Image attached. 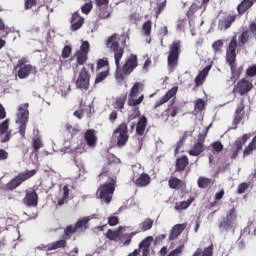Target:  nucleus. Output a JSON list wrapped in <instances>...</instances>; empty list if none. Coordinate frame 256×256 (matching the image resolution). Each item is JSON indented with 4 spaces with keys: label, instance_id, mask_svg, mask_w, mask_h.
I'll return each instance as SVG.
<instances>
[{
    "label": "nucleus",
    "instance_id": "1",
    "mask_svg": "<svg viewBox=\"0 0 256 256\" xmlns=\"http://www.w3.org/2000/svg\"><path fill=\"white\" fill-rule=\"evenodd\" d=\"M142 91H143V85L141 84V82H137L129 92L128 105L129 107H135L133 109V112L129 113L130 121H132V119H137V117L141 115L138 105H141V103H143V99H145V95L142 94Z\"/></svg>",
    "mask_w": 256,
    "mask_h": 256
},
{
    "label": "nucleus",
    "instance_id": "2",
    "mask_svg": "<svg viewBox=\"0 0 256 256\" xmlns=\"http://www.w3.org/2000/svg\"><path fill=\"white\" fill-rule=\"evenodd\" d=\"M29 122V103L20 104L17 107L15 123L18 127V133L21 137H25L27 131V123Z\"/></svg>",
    "mask_w": 256,
    "mask_h": 256
},
{
    "label": "nucleus",
    "instance_id": "3",
    "mask_svg": "<svg viewBox=\"0 0 256 256\" xmlns=\"http://www.w3.org/2000/svg\"><path fill=\"white\" fill-rule=\"evenodd\" d=\"M106 46L114 52L116 69L119 70V63L125 53V50L122 47H119V35L114 34L110 36L106 41Z\"/></svg>",
    "mask_w": 256,
    "mask_h": 256
},
{
    "label": "nucleus",
    "instance_id": "4",
    "mask_svg": "<svg viewBox=\"0 0 256 256\" xmlns=\"http://www.w3.org/2000/svg\"><path fill=\"white\" fill-rule=\"evenodd\" d=\"M19 79H27L30 75H37V67L29 64V59L22 58L16 65Z\"/></svg>",
    "mask_w": 256,
    "mask_h": 256
},
{
    "label": "nucleus",
    "instance_id": "5",
    "mask_svg": "<svg viewBox=\"0 0 256 256\" xmlns=\"http://www.w3.org/2000/svg\"><path fill=\"white\" fill-rule=\"evenodd\" d=\"M220 231H235L237 229V211L235 208H231L226 217L219 224Z\"/></svg>",
    "mask_w": 256,
    "mask_h": 256
},
{
    "label": "nucleus",
    "instance_id": "6",
    "mask_svg": "<svg viewBox=\"0 0 256 256\" xmlns=\"http://www.w3.org/2000/svg\"><path fill=\"white\" fill-rule=\"evenodd\" d=\"M109 180V182L100 186L97 191L99 199H101V201H104V203H111L113 193L115 192V179L109 178Z\"/></svg>",
    "mask_w": 256,
    "mask_h": 256
},
{
    "label": "nucleus",
    "instance_id": "7",
    "mask_svg": "<svg viewBox=\"0 0 256 256\" xmlns=\"http://www.w3.org/2000/svg\"><path fill=\"white\" fill-rule=\"evenodd\" d=\"M237 36H233L228 48L226 49V61L229 63L231 72H232V77L235 74V59H237Z\"/></svg>",
    "mask_w": 256,
    "mask_h": 256
},
{
    "label": "nucleus",
    "instance_id": "8",
    "mask_svg": "<svg viewBox=\"0 0 256 256\" xmlns=\"http://www.w3.org/2000/svg\"><path fill=\"white\" fill-rule=\"evenodd\" d=\"M181 54V41L175 40L170 45V50L168 53V67L170 69H175L177 63H179V55Z\"/></svg>",
    "mask_w": 256,
    "mask_h": 256
},
{
    "label": "nucleus",
    "instance_id": "9",
    "mask_svg": "<svg viewBox=\"0 0 256 256\" xmlns=\"http://www.w3.org/2000/svg\"><path fill=\"white\" fill-rule=\"evenodd\" d=\"M36 174H37V170H26L25 172L18 174L14 179H12L7 184V187L11 191H13V189H17V187H19V185L24 183V181H27V179H31V177H34V175Z\"/></svg>",
    "mask_w": 256,
    "mask_h": 256
},
{
    "label": "nucleus",
    "instance_id": "10",
    "mask_svg": "<svg viewBox=\"0 0 256 256\" xmlns=\"http://www.w3.org/2000/svg\"><path fill=\"white\" fill-rule=\"evenodd\" d=\"M113 139H116L118 147H123L129 141V134H127V124L121 123L113 133Z\"/></svg>",
    "mask_w": 256,
    "mask_h": 256
},
{
    "label": "nucleus",
    "instance_id": "11",
    "mask_svg": "<svg viewBox=\"0 0 256 256\" xmlns=\"http://www.w3.org/2000/svg\"><path fill=\"white\" fill-rule=\"evenodd\" d=\"M253 89V79L250 78H243L241 79L237 85L233 89L234 95H246Z\"/></svg>",
    "mask_w": 256,
    "mask_h": 256
},
{
    "label": "nucleus",
    "instance_id": "12",
    "mask_svg": "<svg viewBox=\"0 0 256 256\" xmlns=\"http://www.w3.org/2000/svg\"><path fill=\"white\" fill-rule=\"evenodd\" d=\"M91 77L89 76V72H87V69L83 67L81 71L78 74V77L76 79V88L80 89L81 91H87L89 89V81Z\"/></svg>",
    "mask_w": 256,
    "mask_h": 256
},
{
    "label": "nucleus",
    "instance_id": "13",
    "mask_svg": "<svg viewBox=\"0 0 256 256\" xmlns=\"http://www.w3.org/2000/svg\"><path fill=\"white\" fill-rule=\"evenodd\" d=\"M89 53V42H82L80 50H78L75 54L76 57V68L79 65H85L87 63V54Z\"/></svg>",
    "mask_w": 256,
    "mask_h": 256
},
{
    "label": "nucleus",
    "instance_id": "14",
    "mask_svg": "<svg viewBox=\"0 0 256 256\" xmlns=\"http://www.w3.org/2000/svg\"><path fill=\"white\" fill-rule=\"evenodd\" d=\"M92 219H97V215L92 214L90 216L80 218L75 224L76 230L79 231V233L87 231V225L89 224V221H92Z\"/></svg>",
    "mask_w": 256,
    "mask_h": 256
},
{
    "label": "nucleus",
    "instance_id": "15",
    "mask_svg": "<svg viewBox=\"0 0 256 256\" xmlns=\"http://www.w3.org/2000/svg\"><path fill=\"white\" fill-rule=\"evenodd\" d=\"M135 67H137V56L131 55L123 65L122 71L125 75H129L130 73H133Z\"/></svg>",
    "mask_w": 256,
    "mask_h": 256
},
{
    "label": "nucleus",
    "instance_id": "16",
    "mask_svg": "<svg viewBox=\"0 0 256 256\" xmlns=\"http://www.w3.org/2000/svg\"><path fill=\"white\" fill-rule=\"evenodd\" d=\"M85 23V19L79 15V13L74 12L71 17V31H79L83 24Z\"/></svg>",
    "mask_w": 256,
    "mask_h": 256
},
{
    "label": "nucleus",
    "instance_id": "17",
    "mask_svg": "<svg viewBox=\"0 0 256 256\" xmlns=\"http://www.w3.org/2000/svg\"><path fill=\"white\" fill-rule=\"evenodd\" d=\"M70 193L71 189H69L68 185H65L62 189H60L57 205L61 207L62 205H65V203H68Z\"/></svg>",
    "mask_w": 256,
    "mask_h": 256
},
{
    "label": "nucleus",
    "instance_id": "18",
    "mask_svg": "<svg viewBox=\"0 0 256 256\" xmlns=\"http://www.w3.org/2000/svg\"><path fill=\"white\" fill-rule=\"evenodd\" d=\"M24 203L27 207H37V204L39 203V196H37V192H27L24 198Z\"/></svg>",
    "mask_w": 256,
    "mask_h": 256
},
{
    "label": "nucleus",
    "instance_id": "19",
    "mask_svg": "<svg viewBox=\"0 0 256 256\" xmlns=\"http://www.w3.org/2000/svg\"><path fill=\"white\" fill-rule=\"evenodd\" d=\"M205 138L199 139L197 143L189 150V155L192 157H199L203 151H205V145H203Z\"/></svg>",
    "mask_w": 256,
    "mask_h": 256
},
{
    "label": "nucleus",
    "instance_id": "20",
    "mask_svg": "<svg viewBox=\"0 0 256 256\" xmlns=\"http://www.w3.org/2000/svg\"><path fill=\"white\" fill-rule=\"evenodd\" d=\"M193 201H195V198L190 197L186 201L176 202L174 206V210L177 211V213H181L182 211H185V209H189Z\"/></svg>",
    "mask_w": 256,
    "mask_h": 256
},
{
    "label": "nucleus",
    "instance_id": "21",
    "mask_svg": "<svg viewBox=\"0 0 256 256\" xmlns=\"http://www.w3.org/2000/svg\"><path fill=\"white\" fill-rule=\"evenodd\" d=\"M235 19H237L235 15H229L224 20H220L219 29H221V31L229 29V27L235 23Z\"/></svg>",
    "mask_w": 256,
    "mask_h": 256
},
{
    "label": "nucleus",
    "instance_id": "22",
    "mask_svg": "<svg viewBox=\"0 0 256 256\" xmlns=\"http://www.w3.org/2000/svg\"><path fill=\"white\" fill-rule=\"evenodd\" d=\"M151 243H153V237L149 236L139 244V249L143 256L149 255V247H151Z\"/></svg>",
    "mask_w": 256,
    "mask_h": 256
},
{
    "label": "nucleus",
    "instance_id": "23",
    "mask_svg": "<svg viewBox=\"0 0 256 256\" xmlns=\"http://www.w3.org/2000/svg\"><path fill=\"white\" fill-rule=\"evenodd\" d=\"M209 71H211V66H207L197 75L195 79L196 87L201 86V84L205 82V79H207V76L209 75Z\"/></svg>",
    "mask_w": 256,
    "mask_h": 256
},
{
    "label": "nucleus",
    "instance_id": "24",
    "mask_svg": "<svg viewBox=\"0 0 256 256\" xmlns=\"http://www.w3.org/2000/svg\"><path fill=\"white\" fill-rule=\"evenodd\" d=\"M187 226L185 224H177L172 228V231L170 233L169 239L171 241L177 239L178 235H180L181 233H183V231H185V228Z\"/></svg>",
    "mask_w": 256,
    "mask_h": 256
},
{
    "label": "nucleus",
    "instance_id": "25",
    "mask_svg": "<svg viewBox=\"0 0 256 256\" xmlns=\"http://www.w3.org/2000/svg\"><path fill=\"white\" fill-rule=\"evenodd\" d=\"M84 139L89 147H95L97 136H95L94 130H88L84 135Z\"/></svg>",
    "mask_w": 256,
    "mask_h": 256
},
{
    "label": "nucleus",
    "instance_id": "26",
    "mask_svg": "<svg viewBox=\"0 0 256 256\" xmlns=\"http://www.w3.org/2000/svg\"><path fill=\"white\" fill-rule=\"evenodd\" d=\"M149 183H151V176H149L148 174H141L136 180H135V185H137V187H147V185H149Z\"/></svg>",
    "mask_w": 256,
    "mask_h": 256
},
{
    "label": "nucleus",
    "instance_id": "27",
    "mask_svg": "<svg viewBox=\"0 0 256 256\" xmlns=\"http://www.w3.org/2000/svg\"><path fill=\"white\" fill-rule=\"evenodd\" d=\"M253 7V0H243L238 6H237V12L239 15H243L245 11H248V9H251Z\"/></svg>",
    "mask_w": 256,
    "mask_h": 256
},
{
    "label": "nucleus",
    "instance_id": "28",
    "mask_svg": "<svg viewBox=\"0 0 256 256\" xmlns=\"http://www.w3.org/2000/svg\"><path fill=\"white\" fill-rule=\"evenodd\" d=\"M121 163V160L115 156H113L109 161H108V166L107 168H103L101 172V177H105V173L107 171H111V169H114L115 165H119Z\"/></svg>",
    "mask_w": 256,
    "mask_h": 256
},
{
    "label": "nucleus",
    "instance_id": "29",
    "mask_svg": "<svg viewBox=\"0 0 256 256\" xmlns=\"http://www.w3.org/2000/svg\"><path fill=\"white\" fill-rule=\"evenodd\" d=\"M147 127V117L141 116L136 125V133L138 135H143L145 133V128Z\"/></svg>",
    "mask_w": 256,
    "mask_h": 256
},
{
    "label": "nucleus",
    "instance_id": "30",
    "mask_svg": "<svg viewBox=\"0 0 256 256\" xmlns=\"http://www.w3.org/2000/svg\"><path fill=\"white\" fill-rule=\"evenodd\" d=\"M177 91L178 88L177 86L173 87L172 89H170L158 102V105H164V103H167V101H169V99H171L172 97H175V95H177Z\"/></svg>",
    "mask_w": 256,
    "mask_h": 256
},
{
    "label": "nucleus",
    "instance_id": "31",
    "mask_svg": "<svg viewBox=\"0 0 256 256\" xmlns=\"http://www.w3.org/2000/svg\"><path fill=\"white\" fill-rule=\"evenodd\" d=\"M189 165V158L181 156L176 160V171H185V167Z\"/></svg>",
    "mask_w": 256,
    "mask_h": 256
},
{
    "label": "nucleus",
    "instance_id": "32",
    "mask_svg": "<svg viewBox=\"0 0 256 256\" xmlns=\"http://www.w3.org/2000/svg\"><path fill=\"white\" fill-rule=\"evenodd\" d=\"M67 245V241L65 240H58L56 242H53L51 244L47 245V251H55L57 249H63Z\"/></svg>",
    "mask_w": 256,
    "mask_h": 256
},
{
    "label": "nucleus",
    "instance_id": "33",
    "mask_svg": "<svg viewBox=\"0 0 256 256\" xmlns=\"http://www.w3.org/2000/svg\"><path fill=\"white\" fill-rule=\"evenodd\" d=\"M193 256H213V244H210L207 248L203 250H196Z\"/></svg>",
    "mask_w": 256,
    "mask_h": 256
},
{
    "label": "nucleus",
    "instance_id": "34",
    "mask_svg": "<svg viewBox=\"0 0 256 256\" xmlns=\"http://www.w3.org/2000/svg\"><path fill=\"white\" fill-rule=\"evenodd\" d=\"M156 5H157V12H156L155 18L158 19L159 15H161V13L165 11V7H167V0H157Z\"/></svg>",
    "mask_w": 256,
    "mask_h": 256
},
{
    "label": "nucleus",
    "instance_id": "35",
    "mask_svg": "<svg viewBox=\"0 0 256 256\" xmlns=\"http://www.w3.org/2000/svg\"><path fill=\"white\" fill-rule=\"evenodd\" d=\"M127 100V98L125 96H119L116 98V101L114 103V109H120V111L122 109L125 108V101Z\"/></svg>",
    "mask_w": 256,
    "mask_h": 256
},
{
    "label": "nucleus",
    "instance_id": "36",
    "mask_svg": "<svg viewBox=\"0 0 256 256\" xmlns=\"http://www.w3.org/2000/svg\"><path fill=\"white\" fill-rule=\"evenodd\" d=\"M249 137L250 136L248 134H244L242 138L236 140L235 147H237V151H241V149H243V145L247 143V139H249Z\"/></svg>",
    "mask_w": 256,
    "mask_h": 256
},
{
    "label": "nucleus",
    "instance_id": "37",
    "mask_svg": "<svg viewBox=\"0 0 256 256\" xmlns=\"http://www.w3.org/2000/svg\"><path fill=\"white\" fill-rule=\"evenodd\" d=\"M141 231H149L153 227V220L150 218H146L142 223L139 225Z\"/></svg>",
    "mask_w": 256,
    "mask_h": 256
},
{
    "label": "nucleus",
    "instance_id": "38",
    "mask_svg": "<svg viewBox=\"0 0 256 256\" xmlns=\"http://www.w3.org/2000/svg\"><path fill=\"white\" fill-rule=\"evenodd\" d=\"M108 77H109V69L98 73L95 79V84L102 83V81H105Z\"/></svg>",
    "mask_w": 256,
    "mask_h": 256
},
{
    "label": "nucleus",
    "instance_id": "39",
    "mask_svg": "<svg viewBox=\"0 0 256 256\" xmlns=\"http://www.w3.org/2000/svg\"><path fill=\"white\" fill-rule=\"evenodd\" d=\"M169 187L170 189H177L183 185V182L179 180V178L172 177L169 179Z\"/></svg>",
    "mask_w": 256,
    "mask_h": 256
},
{
    "label": "nucleus",
    "instance_id": "40",
    "mask_svg": "<svg viewBox=\"0 0 256 256\" xmlns=\"http://www.w3.org/2000/svg\"><path fill=\"white\" fill-rule=\"evenodd\" d=\"M209 185H211V179L205 177H200L198 179V187L200 189H206V187H209Z\"/></svg>",
    "mask_w": 256,
    "mask_h": 256
},
{
    "label": "nucleus",
    "instance_id": "41",
    "mask_svg": "<svg viewBox=\"0 0 256 256\" xmlns=\"http://www.w3.org/2000/svg\"><path fill=\"white\" fill-rule=\"evenodd\" d=\"M121 229H123V227H119L116 231L108 230L106 237L108 239H111V241H115L116 239H118Z\"/></svg>",
    "mask_w": 256,
    "mask_h": 256
},
{
    "label": "nucleus",
    "instance_id": "42",
    "mask_svg": "<svg viewBox=\"0 0 256 256\" xmlns=\"http://www.w3.org/2000/svg\"><path fill=\"white\" fill-rule=\"evenodd\" d=\"M77 227L74 225L67 226L66 229L64 230V235L66 239H69L73 233H77Z\"/></svg>",
    "mask_w": 256,
    "mask_h": 256
},
{
    "label": "nucleus",
    "instance_id": "43",
    "mask_svg": "<svg viewBox=\"0 0 256 256\" xmlns=\"http://www.w3.org/2000/svg\"><path fill=\"white\" fill-rule=\"evenodd\" d=\"M253 37L248 31H244L240 36H239V41L242 43V45H245L249 39Z\"/></svg>",
    "mask_w": 256,
    "mask_h": 256
},
{
    "label": "nucleus",
    "instance_id": "44",
    "mask_svg": "<svg viewBox=\"0 0 256 256\" xmlns=\"http://www.w3.org/2000/svg\"><path fill=\"white\" fill-rule=\"evenodd\" d=\"M142 31H143L144 35H147V37H149V35H151V21L148 20L143 24Z\"/></svg>",
    "mask_w": 256,
    "mask_h": 256
},
{
    "label": "nucleus",
    "instance_id": "45",
    "mask_svg": "<svg viewBox=\"0 0 256 256\" xmlns=\"http://www.w3.org/2000/svg\"><path fill=\"white\" fill-rule=\"evenodd\" d=\"M91 9H93V2H87L81 7L82 13L85 15H89V13H91Z\"/></svg>",
    "mask_w": 256,
    "mask_h": 256
},
{
    "label": "nucleus",
    "instance_id": "46",
    "mask_svg": "<svg viewBox=\"0 0 256 256\" xmlns=\"http://www.w3.org/2000/svg\"><path fill=\"white\" fill-rule=\"evenodd\" d=\"M223 47V40H217L212 44V49L214 53H219Z\"/></svg>",
    "mask_w": 256,
    "mask_h": 256
},
{
    "label": "nucleus",
    "instance_id": "47",
    "mask_svg": "<svg viewBox=\"0 0 256 256\" xmlns=\"http://www.w3.org/2000/svg\"><path fill=\"white\" fill-rule=\"evenodd\" d=\"M43 147V140L41 138L33 139V149L34 151H39Z\"/></svg>",
    "mask_w": 256,
    "mask_h": 256
},
{
    "label": "nucleus",
    "instance_id": "48",
    "mask_svg": "<svg viewBox=\"0 0 256 256\" xmlns=\"http://www.w3.org/2000/svg\"><path fill=\"white\" fill-rule=\"evenodd\" d=\"M103 67H105V71H107V69H109V61H107V59H101L98 61L97 68L103 69Z\"/></svg>",
    "mask_w": 256,
    "mask_h": 256
},
{
    "label": "nucleus",
    "instance_id": "49",
    "mask_svg": "<svg viewBox=\"0 0 256 256\" xmlns=\"http://www.w3.org/2000/svg\"><path fill=\"white\" fill-rule=\"evenodd\" d=\"M205 109V102L202 99H198L195 101V110L203 111Z\"/></svg>",
    "mask_w": 256,
    "mask_h": 256
},
{
    "label": "nucleus",
    "instance_id": "50",
    "mask_svg": "<svg viewBox=\"0 0 256 256\" xmlns=\"http://www.w3.org/2000/svg\"><path fill=\"white\" fill-rule=\"evenodd\" d=\"M8 130H9V119H6L0 124V133H7Z\"/></svg>",
    "mask_w": 256,
    "mask_h": 256
},
{
    "label": "nucleus",
    "instance_id": "51",
    "mask_svg": "<svg viewBox=\"0 0 256 256\" xmlns=\"http://www.w3.org/2000/svg\"><path fill=\"white\" fill-rule=\"evenodd\" d=\"M247 77H255L256 75V65L250 66L246 70Z\"/></svg>",
    "mask_w": 256,
    "mask_h": 256
},
{
    "label": "nucleus",
    "instance_id": "52",
    "mask_svg": "<svg viewBox=\"0 0 256 256\" xmlns=\"http://www.w3.org/2000/svg\"><path fill=\"white\" fill-rule=\"evenodd\" d=\"M11 139V133L5 132V133H0V141L1 143H7Z\"/></svg>",
    "mask_w": 256,
    "mask_h": 256
},
{
    "label": "nucleus",
    "instance_id": "53",
    "mask_svg": "<svg viewBox=\"0 0 256 256\" xmlns=\"http://www.w3.org/2000/svg\"><path fill=\"white\" fill-rule=\"evenodd\" d=\"M71 55V47L65 46L62 50V57L63 59H68V57Z\"/></svg>",
    "mask_w": 256,
    "mask_h": 256
},
{
    "label": "nucleus",
    "instance_id": "54",
    "mask_svg": "<svg viewBox=\"0 0 256 256\" xmlns=\"http://www.w3.org/2000/svg\"><path fill=\"white\" fill-rule=\"evenodd\" d=\"M212 148L216 153H221V151H223V144L221 142H214Z\"/></svg>",
    "mask_w": 256,
    "mask_h": 256
},
{
    "label": "nucleus",
    "instance_id": "55",
    "mask_svg": "<svg viewBox=\"0 0 256 256\" xmlns=\"http://www.w3.org/2000/svg\"><path fill=\"white\" fill-rule=\"evenodd\" d=\"M247 189H249V184L247 183H241L239 186H238V193L239 195L245 193V191H247Z\"/></svg>",
    "mask_w": 256,
    "mask_h": 256
},
{
    "label": "nucleus",
    "instance_id": "56",
    "mask_svg": "<svg viewBox=\"0 0 256 256\" xmlns=\"http://www.w3.org/2000/svg\"><path fill=\"white\" fill-rule=\"evenodd\" d=\"M111 17V11L110 10H103L99 14V19H109Z\"/></svg>",
    "mask_w": 256,
    "mask_h": 256
},
{
    "label": "nucleus",
    "instance_id": "57",
    "mask_svg": "<svg viewBox=\"0 0 256 256\" xmlns=\"http://www.w3.org/2000/svg\"><path fill=\"white\" fill-rule=\"evenodd\" d=\"M119 223V218L117 216H112L108 218V225L115 226Z\"/></svg>",
    "mask_w": 256,
    "mask_h": 256
},
{
    "label": "nucleus",
    "instance_id": "58",
    "mask_svg": "<svg viewBox=\"0 0 256 256\" xmlns=\"http://www.w3.org/2000/svg\"><path fill=\"white\" fill-rule=\"evenodd\" d=\"M135 233H130L126 235V240L123 241V245L127 247L128 245H131V239H133V236Z\"/></svg>",
    "mask_w": 256,
    "mask_h": 256
},
{
    "label": "nucleus",
    "instance_id": "59",
    "mask_svg": "<svg viewBox=\"0 0 256 256\" xmlns=\"http://www.w3.org/2000/svg\"><path fill=\"white\" fill-rule=\"evenodd\" d=\"M247 31L250 33V35L252 37H255V35H256V24H255V22H252L250 24L249 30H247Z\"/></svg>",
    "mask_w": 256,
    "mask_h": 256
},
{
    "label": "nucleus",
    "instance_id": "60",
    "mask_svg": "<svg viewBox=\"0 0 256 256\" xmlns=\"http://www.w3.org/2000/svg\"><path fill=\"white\" fill-rule=\"evenodd\" d=\"M35 3H37V0H25V9H31Z\"/></svg>",
    "mask_w": 256,
    "mask_h": 256
},
{
    "label": "nucleus",
    "instance_id": "61",
    "mask_svg": "<svg viewBox=\"0 0 256 256\" xmlns=\"http://www.w3.org/2000/svg\"><path fill=\"white\" fill-rule=\"evenodd\" d=\"M7 157H9V154L7 153V151L0 149V161H5Z\"/></svg>",
    "mask_w": 256,
    "mask_h": 256
},
{
    "label": "nucleus",
    "instance_id": "62",
    "mask_svg": "<svg viewBox=\"0 0 256 256\" xmlns=\"http://www.w3.org/2000/svg\"><path fill=\"white\" fill-rule=\"evenodd\" d=\"M97 7H103L109 5V0H96Z\"/></svg>",
    "mask_w": 256,
    "mask_h": 256
},
{
    "label": "nucleus",
    "instance_id": "63",
    "mask_svg": "<svg viewBox=\"0 0 256 256\" xmlns=\"http://www.w3.org/2000/svg\"><path fill=\"white\" fill-rule=\"evenodd\" d=\"M223 195H225V191L224 190H221L220 192L216 193L215 200L216 201H221V199H223Z\"/></svg>",
    "mask_w": 256,
    "mask_h": 256
},
{
    "label": "nucleus",
    "instance_id": "64",
    "mask_svg": "<svg viewBox=\"0 0 256 256\" xmlns=\"http://www.w3.org/2000/svg\"><path fill=\"white\" fill-rule=\"evenodd\" d=\"M5 117H7V113L5 112V107H3L0 104V119H5Z\"/></svg>",
    "mask_w": 256,
    "mask_h": 256
}]
</instances>
